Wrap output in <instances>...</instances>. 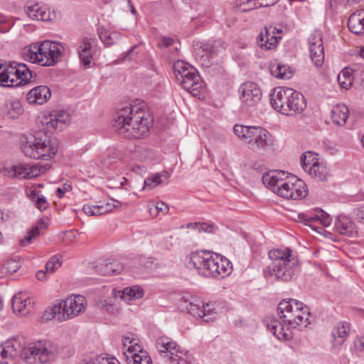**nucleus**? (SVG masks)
<instances>
[{"instance_id": "obj_17", "label": "nucleus", "mask_w": 364, "mask_h": 364, "mask_svg": "<svg viewBox=\"0 0 364 364\" xmlns=\"http://www.w3.org/2000/svg\"><path fill=\"white\" fill-rule=\"evenodd\" d=\"M191 73L181 78L180 82L182 87L193 96L200 97L204 91L205 86L198 71L194 68H191Z\"/></svg>"}, {"instance_id": "obj_54", "label": "nucleus", "mask_w": 364, "mask_h": 364, "mask_svg": "<svg viewBox=\"0 0 364 364\" xmlns=\"http://www.w3.org/2000/svg\"><path fill=\"white\" fill-rule=\"evenodd\" d=\"M21 267L19 261L16 259L7 260L3 267L5 273L13 274L16 272Z\"/></svg>"}, {"instance_id": "obj_25", "label": "nucleus", "mask_w": 364, "mask_h": 364, "mask_svg": "<svg viewBox=\"0 0 364 364\" xmlns=\"http://www.w3.org/2000/svg\"><path fill=\"white\" fill-rule=\"evenodd\" d=\"M50 96V90L47 86L41 85L31 90L27 95V99L31 104L43 105Z\"/></svg>"}, {"instance_id": "obj_42", "label": "nucleus", "mask_w": 364, "mask_h": 364, "mask_svg": "<svg viewBox=\"0 0 364 364\" xmlns=\"http://www.w3.org/2000/svg\"><path fill=\"white\" fill-rule=\"evenodd\" d=\"M173 68L175 76L177 80H179L187 76L189 73H191V68L193 67L184 61L178 60L174 63Z\"/></svg>"}, {"instance_id": "obj_29", "label": "nucleus", "mask_w": 364, "mask_h": 364, "mask_svg": "<svg viewBox=\"0 0 364 364\" xmlns=\"http://www.w3.org/2000/svg\"><path fill=\"white\" fill-rule=\"evenodd\" d=\"M350 326L347 322H339L333 328L331 335L335 345H342L347 338Z\"/></svg>"}, {"instance_id": "obj_41", "label": "nucleus", "mask_w": 364, "mask_h": 364, "mask_svg": "<svg viewBox=\"0 0 364 364\" xmlns=\"http://www.w3.org/2000/svg\"><path fill=\"white\" fill-rule=\"evenodd\" d=\"M6 114L10 119L17 118L23 113L21 103L18 100H10L6 103Z\"/></svg>"}, {"instance_id": "obj_64", "label": "nucleus", "mask_w": 364, "mask_h": 364, "mask_svg": "<svg viewBox=\"0 0 364 364\" xmlns=\"http://www.w3.org/2000/svg\"><path fill=\"white\" fill-rule=\"evenodd\" d=\"M262 1L263 6H266V7L272 6L276 4L279 0H261Z\"/></svg>"}, {"instance_id": "obj_10", "label": "nucleus", "mask_w": 364, "mask_h": 364, "mask_svg": "<svg viewBox=\"0 0 364 364\" xmlns=\"http://www.w3.org/2000/svg\"><path fill=\"white\" fill-rule=\"evenodd\" d=\"M233 129L235 134L245 140L252 149H264L271 144L270 133L261 127L235 124Z\"/></svg>"}, {"instance_id": "obj_12", "label": "nucleus", "mask_w": 364, "mask_h": 364, "mask_svg": "<svg viewBox=\"0 0 364 364\" xmlns=\"http://www.w3.org/2000/svg\"><path fill=\"white\" fill-rule=\"evenodd\" d=\"M22 345L16 339L8 340L0 345V364H19Z\"/></svg>"}, {"instance_id": "obj_9", "label": "nucleus", "mask_w": 364, "mask_h": 364, "mask_svg": "<svg viewBox=\"0 0 364 364\" xmlns=\"http://www.w3.org/2000/svg\"><path fill=\"white\" fill-rule=\"evenodd\" d=\"M33 77L31 70L23 63L10 62L3 68L0 64V87H14L26 85Z\"/></svg>"}, {"instance_id": "obj_1", "label": "nucleus", "mask_w": 364, "mask_h": 364, "mask_svg": "<svg viewBox=\"0 0 364 364\" xmlns=\"http://www.w3.org/2000/svg\"><path fill=\"white\" fill-rule=\"evenodd\" d=\"M152 122L146 104L139 102L118 110L113 126L120 134L130 138H140L148 132Z\"/></svg>"}, {"instance_id": "obj_11", "label": "nucleus", "mask_w": 364, "mask_h": 364, "mask_svg": "<svg viewBox=\"0 0 364 364\" xmlns=\"http://www.w3.org/2000/svg\"><path fill=\"white\" fill-rule=\"evenodd\" d=\"M279 196L285 199L301 200L304 198L308 193L304 182L295 176H286Z\"/></svg>"}, {"instance_id": "obj_5", "label": "nucleus", "mask_w": 364, "mask_h": 364, "mask_svg": "<svg viewBox=\"0 0 364 364\" xmlns=\"http://www.w3.org/2000/svg\"><path fill=\"white\" fill-rule=\"evenodd\" d=\"M63 46L49 41L31 44L23 50V58L42 66H52L58 62L63 55Z\"/></svg>"}, {"instance_id": "obj_45", "label": "nucleus", "mask_w": 364, "mask_h": 364, "mask_svg": "<svg viewBox=\"0 0 364 364\" xmlns=\"http://www.w3.org/2000/svg\"><path fill=\"white\" fill-rule=\"evenodd\" d=\"M28 196L40 211L42 212L48 208V203L46 198L43 195L40 194V191L33 190L31 191Z\"/></svg>"}, {"instance_id": "obj_33", "label": "nucleus", "mask_w": 364, "mask_h": 364, "mask_svg": "<svg viewBox=\"0 0 364 364\" xmlns=\"http://www.w3.org/2000/svg\"><path fill=\"white\" fill-rule=\"evenodd\" d=\"M201 306L202 302L193 297H183L181 307L194 317L201 318Z\"/></svg>"}, {"instance_id": "obj_2", "label": "nucleus", "mask_w": 364, "mask_h": 364, "mask_svg": "<svg viewBox=\"0 0 364 364\" xmlns=\"http://www.w3.org/2000/svg\"><path fill=\"white\" fill-rule=\"evenodd\" d=\"M188 267L194 268L199 275L206 278H225L232 270L231 262L215 252L200 250L191 252Z\"/></svg>"}, {"instance_id": "obj_3", "label": "nucleus", "mask_w": 364, "mask_h": 364, "mask_svg": "<svg viewBox=\"0 0 364 364\" xmlns=\"http://www.w3.org/2000/svg\"><path fill=\"white\" fill-rule=\"evenodd\" d=\"M268 255L272 263L264 270V277H274L282 282L290 281L295 274L299 263L297 257L292 255V250L289 248L272 250Z\"/></svg>"}, {"instance_id": "obj_21", "label": "nucleus", "mask_w": 364, "mask_h": 364, "mask_svg": "<svg viewBox=\"0 0 364 364\" xmlns=\"http://www.w3.org/2000/svg\"><path fill=\"white\" fill-rule=\"evenodd\" d=\"M286 176L284 172L272 171L264 174L262 181L264 184L278 195L282 188L280 185L284 183Z\"/></svg>"}, {"instance_id": "obj_47", "label": "nucleus", "mask_w": 364, "mask_h": 364, "mask_svg": "<svg viewBox=\"0 0 364 364\" xmlns=\"http://www.w3.org/2000/svg\"><path fill=\"white\" fill-rule=\"evenodd\" d=\"M261 0H238L237 6L242 11H249L255 9L266 7Z\"/></svg>"}, {"instance_id": "obj_37", "label": "nucleus", "mask_w": 364, "mask_h": 364, "mask_svg": "<svg viewBox=\"0 0 364 364\" xmlns=\"http://www.w3.org/2000/svg\"><path fill=\"white\" fill-rule=\"evenodd\" d=\"M122 269V264L117 262H109L97 267V272L105 276L119 274Z\"/></svg>"}, {"instance_id": "obj_40", "label": "nucleus", "mask_w": 364, "mask_h": 364, "mask_svg": "<svg viewBox=\"0 0 364 364\" xmlns=\"http://www.w3.org/2000/svg\"><path fill=\"white\" fill-rule=\"evenodd\" d=\"M318 161H319L318 154L313 151H306L300 157L301 166L306 173L309 171V168L313 167L312 165H315Z\"/></svg>"}, {"instance_id": "obj_18", "label": "nucleus", "mask_w": 364, "mask_h": 364, "mask_svg": "<svg viewBox=\"0 0 364 364\" xmlns=\"http://www.w3.org/2000/svg\"><path fill=\"white\" fill-rule=\"evenodd\" d=\"M70 121V114L65 111H53L48 115H45L42 119V124L46 129L60 131L67 127Z\"/></svg>"}, {"instance_id": "obj_61", "label": "nucleus", "mask_w": 364, "mask_h": 364, "mask_svg": "<svg viewBox=\"0 0 364 364\" xmlns=\"http://www.w3.org/2000/svg\"><path fill=\"white\" fill-rule=\"evenodd\" d=\"M355 346L357 350L363 351L364 350V337H361L355 341Z\"/></svg>"}, {"instance_id": "obj_20", "label": "nucleus", "mask_w": 364, "mask_h": 364, "mask_svg": "<svg viewBox=\"0 0 364 364\" xmlns=\"http://www.w3.org/2000/svg\"><path fill=\"white\" fill-rule=\"evenodd\" d=\"M276 27L266 26L257 37L258 46L264 50L274 49L277 46L280 36H275Z\"/></svg>"}, {"instance_id": "obj_34", "label": "nucleus", "mask_w": 364, "mask_h": 364, "mask_svg": "<svg viewBox=\"0 0 364 364\" xmlns=\"http://www.w3.org/2000/svg\"><path fill=\"white\" fill-rule=\"evenodd\" d=\"M313 167L309 168L307 173L318 181H326L330 176L329 169L322 161H318Z\"/></svg>"}, {"instance_id": "obj_32", "label": "nucleus", "mask_w": 364, "mask_h": 364, "mask_svg": "<svg viewBox=\"0 0 364 364\" xmlns=\"http://www.w3.org/2000/svg\"><path fill=\"white\" fill-rule=\"evenodd\" d=\"M178 346L175 341L167 337H161L156 341V348L164 359L171 351L177 349Z\"/></svg>"}, {"instance_id": "obj_49", "label": "nucleus", "mask_w": 364, "mask_h": 364, "mask_svg": "<svg viewBox=\"0 0 364 364\" xmlns=\"http://www.w3.org/2000/svg\"><path fill=\"white\" fill-rule=\"evenodd\" d=\"M201 311V318H203L204 321L207 322L215 318L217 314L214 303L202 304Z\"/></svg>"}, {"instance_id": "obj_23", "label": "nucleus", "mask_w": 364, "mask_h": 364, "mask_svg": "<svg viewBox=\"0 0 364 364\" xmlns=\"http://www.w3.org/2000/svg\"><path fill=\"white\" fill-rule=\"evenodd\" d=\"M25 11L30 18L36 21H50L55 16L54 13H51L49 9L41 6L38 4L28 6Z\"/></svg>"}, {"instance_id": "obj_39", "label": "nucleus", "mask_w": 364, "mask_h": 364, "mask_svg": "<svg viewBox=\"0 0 364 364\" xmlns=\"http://www.w3.org/2000/svg\"><path fill=\"white\" fill-rule=\"evenodd\" d=\"M46 228H47L46 223L43 220L38 221L37 224L29 230L28 235L24 237V239L21 240V245L26 247L28 244L31 243L32 240L41 234V231Z\"/></svg>"}, {"instance_id": "obj_52", "label": "nucleus", "mask_w": 364, "mask_h": 364, "mask_svg": "<svg viewBox=\"0 0 364 364\" xmlns=\"http://www.w3.org/2000/svg\"><path fill=\"white\" fill-rule=\"evenodd\" d=\"M103 355L90 353L82 357L80 364H105V361H103Z\"/></svg>"}, {"instance_id": "obj_55", "label": "nucleus", "mask_w": 364, "mask_h": 364, "mask_svg": "<svg viewBox=\"0 0 364 364\" xmlns=\"http://www.w3.org/2000/svg\"><path fill=\"white\" fill-rule=\"evenodd\" d=\"M196 228H198L200 231H203L208 233H213L215 230V227L213 224H208L205 223H195Z\"/></svg>"}, {"instance_id": "obj_59", "label": "nucleus", "mask_w": 364, "mask_h": 364, "mask_svg": "<svg viewBox=\"0 0 364 364\" xmlns=\"http://www.w3.org/2000/svg\"><path fill=\"white\" fill-rule=\"evenodd\" d=\"M71 189V187L70 185L65 186L63 188H58L56 190V194L57 196L61 198L64 196V194L65 192L70 191Z\"/></svg>"}, {"instance_id": "obj_48", "label": "nucleus", "mask_w": 364, "mask_h": 364, "mask_svg": "<svg viewBox=\"0 0 364 364\" xmlns=\"http://www.w3.org/2000/svg\"><path fill=\"white\" fill-rule=\"evenodd\" d=\"M139 340L137 338L136 336L132 333H127L123 336L122 343L124 348H127V351L124 353H127V354L132 352V348H134L136 346H141L139 345Z\"/></svg>"}, {"instance_id": "obj_36", "label": "nucleus", "mask_w": 364, "mask_h": 364, "mask_svg": "<svg viewBox=\"0 0 364 364\" xmlns=\"http://www.w3.org/2000/svg\"><path fill=\"white\" fill-rule=\"evenodd\" d=\"M169 177L170 174L167 171L154 173L145 179L144 188L153 189L159 185L166 183Z\"/></svg>"}, {"instance_id": "obj_14", "label": "nucleus", "mask_w": 364, "mask_h": 364, "mask_svg": "<svg viewBox=\"0 0 364 364\" xmlns=\"http://www.w3.org/2000/svg\"><path fill=\"white\" fill-rule=\"evenodd\" d=\"M35 352H37L38 360L46 363L55 360L60 353L58 345L51 341H40L34 343Z\"/></svg>"}, {"instance_id": "obj_6", "label": "nucleus", "mask_w": 364, "mask_h": 364, "mask_svg": "<svg viewBox=\"0 0 364 364\" xmlns=\"http://www.w3.org/2000/svg\"><path fill=\"white\" fill-rule=\"evenodd\" d=\"M280 318L290 328L306 327L309 323V308L302 302L290 299L282 301L277 306Z\"/></svg>"}, {"instance_id": "obj_56", "label": "nucleus", "mask_w": 364, "mask_h": 364, "mask_svg": "<svg viewBox=\"0 0 364 364\" xmlns=\"http://www.w3.org/2000/svg\"><path fill=\"white\" fill-rule=\"evenodd\" d=\"M82 210L87 215H90V216L99 215L97 205H91L89 204H85L82 207Z\"/></svg>"}, {"instance_id": "obj_27", "label": "nucleus", "mask_w": 364, "mask_h": 364, "mask_svg": "<svg viewBox=\"0 0 364 364\" xmlns=\"http://www.w3.org/2000/svg\"><path fill=\"white\" fill-rule=\"evenodd\" d=\"M348 27L357 35L364 33V11H360L351 14L348 21Z\"/></svg>"}, {"instance_id": "obj_53", "label": "nucleus", "mask_w": 364, "mask_h": 364, "mask_svg": "<svg viewBox=\"0 0 364 364\" xmlns=\"http://www.w3.org/2000/svg\"><path fill=\"white\" fill-rule=\"evenodd\" d=\"M61 266L60 257L58 255L53 256L46 263L45 269L49 274H53L58 268Z\"/></svg>"}, {"instance_id": "obj_19", "label": "nucleus", "mask_w": 364, "mask_h": 364, "mask_svg": "<svg viewBox=\"0 0 364 364\" xmlns=\"http://www.w3.org/2000/svg\"><path fill=\"white\" fill-rule=\"evenodd\" d=\"M264 324L272 333V334L280 341H289L292 338L291 329L284 323V319L279 321L275 318H267L263 321Z\"/></svg>"}, {"instance_id": "obj_16", "label": "nucleus", "mask_w": 364, "mask_h": 364, "mask_svg": "<svg viewBox=\"0 0 364 364\" xmlns=\"http://www.w3.org/2000/svg\"><path fill=\"white\" fill-rule=\"evenodd\" d=\"M308 41L310 58L315 66L321 67L324 61L322 33L316 31L310 35Z\"/></svg>"}, {"instance_id": "obj_38", "label": "nucleus", "mask_w": 364, "mask_h": 364, "mask_svg": "<svg viewBox=\"0 0 364 364\" xmlns=\"http://www.w3.org/2000/svg\"><path fill=\"white\" fill-rule=\"evenodd\" d=\"M270 72L272 75L279 79H289L292 76L290 68L278 62L271 63Z\"/></svg>"}, {"instance_id": "obj_22", "label": "nucleus", "mask_w": 364, "mask_h": 364, "mask_svg": "<svg viewBox=\"0 0 364 364\" xmlns=\"http://www.w3.org/2000/svg\"><path fill=\"white\" fill-rule=\"evenodd\" d=\"M12 308L14 312L25 316L33 308V302L26 294H18L12 299Z\"/></svg>"}, {"instance_id": "obj_50", "label": "nucleus", "mask_w": 364, "mask_h": 364, "mask_svg": "<svg viewBox=\"0 0 364 364\" xmlns=\"http://www.w3.org/2000/svg\"><path fill=\"white\" fill-rule=\"evenodd\" d=\"M11 176L28 179V164H19L10 168L8 172Z\"/></svg>"}, {"instance_id": "obj_15", "label": "nucleus", "mask_w": 364, "mask_h": 364, "mask_svg": "<svg viewBox=\"0 0 364 364\" xmlns=\"http://www.w3.org/2000/svg\"><path fill=\"white\" fill-rule=\"evenodd\" d=\"M238 92L241 102L246 107H255L260 102L262 96L260 88L252 82L241 85Z\"/></svg>"}, {"instance_id": "obj_43", "label": "nucleus", "mask_w": 364, "mask_h": 364, "mask_svg": "<svg viewBox=\"0 0 364 364\" xmlns=\"http://www.w3.org/2000/svg\"><path fill=\"white\" fill-rule=\"evenodd\" d=\"M338 82L342 88L349 89L353 84V77L352 76V70L348 68H344L338 75Z\"/></svg>"}, {"instance_id": "obj_8", "label": "nucleus", "mask_w": 364, "mask_h": 364, "mask_svg": "<svg viewBox=\"0 0 364 364\" xmlns=\"http://www.w3.org/2000/svg\"><path fill=\"white\" fill-rule=\"evenodd\" d=\"M21 149L26 157L46 161L54 157L58 151L57 146L50 144L46 139L31 134L22 137Z\"/></svg>"}, {"instance_id": "obj_13", "label": "nucleus", "mask_w": 364, "mask_h": 364, "mask_svg": "<svg viewBox=\"0 0 364 364\" xmlns=\"http://www.w3.org/2000/svg\"><path fill=\"white\" fill-rule=\"evenodd\" d=\"M296 221L304 223L305 225L311 227L315 231L320 232L316 223L321 224L323 227H328L331 224L332 219L331 216L323 210H316L314 213H299Z\"/></svg>"}, {"instance_id": "obj_57", "label": "nucleus", "mask_w": 364, "mask_h": 364, "mask_svg": "<svg viewBox=\"0 0 364 364\" xmlns=\"http://www.w3.org/2000/svg\"><path fill=\"white\" fill-rule=\"evenodd\" d=\"M103 204L108 213L112 211L114 208H117L122 205L121 202L116 200H112V203L108 202Z\"/></svg>"}, {"instance_id": "obj_4", "label": "nucleus", "mask_w": 364, "mask_h": 364, "mask_svg": "<svg viewBox=\"0 0 364 364\" xmlns=\"http://www.w3.org/2000/svg\"><path fill=\"white\" fill-rule=\"evenodd\" d=\"M272 107L277 112L287 116H293L301 112L306 106L301 93L292 88L277 87L271 95Z\"/></svg>"}, {"instance_id": "obj_63", "label": "nucleus", "mask_w": 364, "mask_h": 364, "mask_svg": "<svg viewBox=\"0 0 364 364\" xmlns=\"http://www.w3.org/2000/svg\"><path fill=\"white\" fill-rule=\"evenodd\" d=\"M103 306H105V310L110 314H114L117 310L115 306L112 304L106 303L105 304H103Z\"/></svg>"}, {"instance_id": "obj_60", "label": "nucleus", "mask_w": 364, "mask_h": 364, "mask_svg": "<svg viewBox=\"0 0 364 364\" xmlns=\"http://www.w3.org/2000/svg\"><path fill=\"white\" fill-rule=\"evenodd\" d=\"M173 39L171 37L164 36L161 38V44L165 48H167V47L171 46L173 44Z\"/></svg>"}, {"instance_id": "obj_28", "label": "nucleus", "mask_w": 364, "mask_h": 364, "mask_svg": "<svg viewBox=\"0 0 364 364\" xmlns=\"http://www.w3.org/2000/svg\"><path fill=\"white\" fill-rule=\"evenodd\" d=\"M144 290L138 287L133 286L130 287H126L123 290L117 291L114 293L115 297H120L125 301H130L132 300L139 299L143 297Z\"/></svg>"}, {"instance_id": "obj_44", "label": "nucleus", "mask_w": 364, "mask_h": 364, "mask_svg": "<svg viewBox=\"0 0 364 364\" xmlns=\"http://www.w3.org/2000/svg\"><path fill=\"white\" fill-rule=\"evenodd\" d=\"M226 43L220 40H216L212 43H204L201 48L205 53L210 55H215L222 50H225Z\"/></svg>"}, {"instance_id": "obj_30", "label": "nucleus", "mask_w": 364, "mask_h": 364, "mask_svg": "<svg viewBox=\"0 0 364 364\" xmlns=\"http://www.w3.org/2000/svg\"><path fill=\"white\" fill-rule=\"evenodd\" d=\"M92 42L89 39H84L79 46L78 53L81 63L89 67L92 60Z\"/></svg>"}, {"instance_id": "obj_31", "label": "nucleus", "mask_w": 364, "mask_h": 364, "mask_svg": "<svg viewBox=\"0 0 364 364\" xmlns=\"http://www.w3.org/2000/svg\"><path fill=\"white\" fill-rule=\"evenodd\" d=\"M348 108L345 105L338 104L331 109V119L335 124L343 126L348 118Z\"/></svg>"}, {"instance_id": "obj_7", "label": "nucleus", "mask_w": 364, "mask_h": 364, "mask_svg": "<svg viewBox=\"0 0 364 364\" xmlns=\"http://www.w3.org/2000/svg\"><path fill=\"white\" fill-rule=\"evenodd\" d=\"M86 298L82 295H71L59 304L46 311L43 318L51 320L54 318L59 321H66L77 316L85 311Z\"/></svg>"}, {"instance_id": "obj_62", "label": "nucleus", "mask_w": 364, "mask_h": 364, "mask_svg": "<svg viewBox=\"0 0 364 364\" xmlns=\"http://www.w3.org/2000/svg\"><path fill=\"white\" fill-rule=\"evenodd\" d=\"M47 274H49L46 272V269H45V271L40 270L36 273V277L40 281H44L47 278Z\"/></svg>"}, {"instance_id": "obj_51", "label": "nucleus", "mask_w": 364, "mask_h": 364, "mask_svg": "<svg viewBox=\"0 0 364 364\" xmlns=\"http://www.w3.org/2000/svg\"><path fill=\"white\" fill-rule=\"evenodd\" d=\"M49 166L48 164L46 165H40L38 164H28V179L34 178L41 174H43Z\"/></svg>"}, {"instance_id": "obj_26", "label": "nucleus", "mask_w": 364, "mask_h": 364, "mask_svg": "<svg viewBox=\"0 0 364 364\" xmlns=\"http://www.w3.org/2000/svg\"><path fill=\"white\" fill-rule=\"evenodd\" d=\"M170 364H194L195 360L187 350L178 346L177 349L171 351L165 359Z\"/></svg>"}, {"instance_id": "obj_46", "label": "nucleus", "mask_w": 364, "mask_h": 364, "mask_svg": "<svg viewBox=\"0 0 364 364\" xmlns=\"http://www.w3.org/2000/svg\"><path fill=\"white\" fill-rule=\"evenodd\" d=\"M34 343L28 348H24L22 346V350L21 352V360H23L26 363L33 364L38 360L37 352L33 350Z\"/></svg>"}, {"instance_id": "obj_24", "label": "nucleus", "mask_w": 364, "mask_h": 364, "mask_svg": "<svg viewBox=\"0 0 364 364\" xmlns=\"http://www.w3.org/2000/svg\"><path fill=\"white\" fill-rule=\"evenodd\" d=\"M132 349V352L129 354L124 353L127 364H152L151 357L141 346H136Z\"/></svg>"}, {"instance_id": "obj_35", "label": "nucleus", "mask_w": 364, "mask_h": 364, "mask_svg": "<svg viewBox=\"0 0 364 364\" xmlns=\"http://www.w3.org/2000/svg\"><path fill=\"white\" fill-rule=\"evenodd\" d=\"M337 231L343 235L352 236L355 232L354 224L351 220L346 216H339L336 222Z\"/></svg>"}, {"instance_id": "obj_58", "label": "nucleus", "mask_w": 364, "mask_h": 364, "mask_svg": "<svg viewBox=\"0 0 364 364\" xmlns=\"http://www.w3.org/2000/svg\"><path fill=\"white\" fill-rule=\"evenodd\" d=\"M159 212H162L164 214H166L168 211V206L167 204L162 201H159L156 204H154Z\"/></svg>"}]
</instances>
